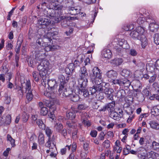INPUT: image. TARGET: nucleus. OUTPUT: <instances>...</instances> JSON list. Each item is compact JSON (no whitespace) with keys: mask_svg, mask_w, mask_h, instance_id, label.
I'll return each mask as SVG.
<instances>
[{"mask_svg":"<svg viewBox=\"0 0 159 159\" xmlns=\"http://www.w3.org/2000/svg\"><path fill=\"white\" fill-rule=\"evenodd\" d=\"M36 59L40 62V63L37 66V69L39 71V73L36 71L32 73V75L35 81L38 82L39 80L41 78H42L43 81L46 82L47 68L49 63L48 60H43L40 57Z\"/></svg>","mask_w":159,"mask_h":159,"instance_id":"nucleus-1","label":"nucleus"},{"mask_svg":"<svg viewBox=\"0 0 159 159\" xmlns=\"http://www.w3.org/2000/svg\"><path fill=\"white\" fill-rule=\"evenodd\" d=\"M145 34V30L141 26L137 27L135 30L132 31L130 34V36L134 39H139L141 41V45L143 48H144L148 44Z\"/></svg>","mask_w":159,"mask_h":159,"instance_id":"nucleus-2","label":"nucleus"},{"mask_svg":"<svg viewBox=\"0 0 159 159\" xmlns=\"http://www.w3.org/2000/svg\"><path fill=\"white\" fill-rule=\"evenodd\" d=\"M50 5L53 9L47 8L46 9H44L43 13L44 15L47 17L52 19L54 18L56 15V12L53 9L56 10H61L63 7L62 5L58 4L57 1L55 0H51Z\"/></svg>","mask_w":159,"mask_h":159,"instance_id":"nucleus-3","label":"nucleus"},{"mask_svg":"<svg viewBox=\"0 0 159 159\" xmlns=\"http://www.w3.org/2000/svg\"><path fill=\"white\" fill-rule=\"evenodd\" d=\"M79 73L80 78L78 79L79 85H81V86L84 87L86 86L88 82V78L89 77L86 68L85 66L81 67Z\"/></svg>","mask_w":159,"mask_h":159,"instance_id":"nucleus-4","label":"nucleus"},{"mask_svg":"<svg viewBox=\"0 0 159 159\" xmlns=\"http://www.w3.org/2000/svg\"><path fill=\"white\" fill-rule=\"evenodd\" d=\"M101 70L98 67H94L92 70V72L89 74L90 77L92 82L98 80H102V75Z\"/></svg>","mask_w":159,"mask_h":159,"instance_id":"nucleus-5","label":"nucleus"},{"mask_svg":"<svg viewBox=\"0 0 159 159\" xmlns=\"http://www.w3.org/2000/svg\"><path fill=\"white\" fill-rule=\"evenodd\" d=\"M22 86L23 87V84H25V89L26 91H28V92L27 93L26 98L27 100L29 101H31L33 97V95L32 94L31 89V83L29 80H26V82L24 81V83L22 81H21Z\"/></svg>","mask_w":159,"mask_h":159,"instance_id":"nucleus-6","label":"nucleus"},{"mask_svg":"<svg viewBox=\"0 0 159 159\" xmlns=\"http://www.w3.org/2000/svg\"><path fill=\"white\" fill-rule=\"evenodd\" d=\"M58 34L57 31L48 33L43 36V41L46 43H48V40L49 42L52 43V39H54V36L57 35Z\"/></svg>","mask_w":159,"mask_h":159,"instance_id":"nucleus-7","label":"nucleus"},{"mask_svg":"<svg viewBox=\"0 0 159 159\" xmlns=\"http://www.w3.org/2000/svg\"><path fill=\"white\" fill-rule=\"evenodd\" d=\"M103 92L105 94L107 99L111 101L113 99V96L112 93L114 92L113 89L110 88H105Z\"/></svg>","mask_w":159,"mask_h":159,"instance_id":"nucleus-8","label":"nucleus"},{"mask_svg":"<svg viewBox=\"0 0 159 159\" xmlns=\"http://www.w3.org/2000/svg\"><path fill=\"white\" fill-rule=\"evenodd\" d=\"M54 135L52 136V138H48L47 141L45 144V146L51 149H53L54 150H56V148L54 143Z\"/></svg>","mask_w":159,"mask_h":159,"instance_id":"nucleus-9","label":"nucleus"},{"mask_svg":"<svg viewBox=\"0 0 159 159\" xmlns=\"http://www.w3.org/2000/svg\"><path fill=\"white\" fill-rule=\"evenodd\" d=\"M115 106V101H112L111 102L108 103L103 107L102 108L101 110L103 111H105L106 110H107L110 111V112H111L114 110Z\"/></svg>","mask_w":159,"mask_h":159,"instance_id":"nucleus-10","label":"nucleus"},{"mask_svg":"<svg viewBox=\"0 0 159 159\" xmlns=\"http://www.w3.org/2000/svg\"><path fill=\"white\" fill-rule=\"evenodd\" d=\"M51 22L50 20L48 18H40L38 20V24L42 26V27L44 28L45 27L49 25Z\"/></svg>","mask_w":159,"mask_h":159,"instance_id":"nucleus-11","label":"nucleus"},{"mask_svg":"<svg viewBox=\"0 0 159 159\" xmlns=\"http://www.w3.org/2000/svg\"><path fill=\"white\" fill-rule=\"evenodd\" d=\"M80 9L77 7H69L68 9V13L72 15H76L80 13Z\"/></svg>","mask_w":159,"mask_h":159,"instance_id":"nucleus-12","label":"nucleus"},{"mask_svg":"<svg viewBox=\"0 0 159 159\" xmlns=\"http://www.w3.org/2000/svg\"><path fill=\"white\" fill-rule=\"evenodd\" d=\"M143 159H159V155L154 152L148 153Z\"/></svg>","mask_w":159,"mask_h":159,"instance_id":"nucleus-13","label":"nucleus"},{"mask_svg":"<svg viewBox=\"0 0 159 159\" xmlns=\"http://www.w3.org/2000/svg\"><path fill=\"white\" fill-rule=\"evenodd\" d=\"M118 75L117 73L113 70H111L107 72L106 75L108 78L111 80L117 77Z\"/></svg>","mask_w":159,"mask_h":159,"instance_id":"nucleus-14","label":"nucleus"},{"mask_svg":"<svg viewBox=\"0 0 159 159\" xmlns=\"http://www.w3.org/2000/svg\"><path fill=\"white\" fill-rule=\"evenodd\" d=\"M101 80H98L95 82H92L93 84L96 86V88L97 91L100 92H102L104 89L103 88Z\"/></svg>","mask_w":159,"mask_h":159,"instance_id":"nucleus-15","label":"nucleus"},{"mask_svg":"<svg viewBox=\"0 0 159 159\" xmlns=\"http://www.w3.org/2000/svg\"><path fill=\"white\" fill-rule=\"evenodd\" d=\"M134 90L136 92H140L142 88V85L140 82L139 80L136 81L133 86Z\"/></svg>","mask_w":159,"mask_h":159,"instance_id":"nucleus-16","label":"nucleus"},{"mask_svg":"<svg viewBox=\"0 0 159 159\" xmlns=\"http://www.w3.org/2000/svg\"><path fill=\"white\" fill-rule=\"evenodd\" d=\"M102 55L104 58L110 59L112 57V53L110 49H104L102 52Z\"/></svg>","mask_w":159,"mask_h":159,"instance_id":"nucleus-17","label":"nucleus"},{"mask_svg":"<svg viewBox=\"0 0 159 159\" xmlns=\"http://www.w3.org/2000/svg\"><path fill=\"white\" fill-rule=\"evenodd\" d=\"M40 57L43 59V60H46V59L44 57H43L42 56H39V57H35V58L34 59V60H32L31 59V60H30L29 61V65L30 66L33 67H34V66L37 63V62H36L37 61V62L39 63V64L40 63V61H39V60L36 59L37 58H39Z\"/></svg>","mask_w":159,"mask_h":159,"instance_id":"nucleus-18","label":"nucleus"},{"mask_svg":"<svg viewBox=\"0 0 159 159\" xmlns=\"http://www.w3.org/2000/svg\"><path fill=\"white\" fill-rule=\"evenodd\" d=\"M74 65L73 63L69 64L67 67L65 69V72L66 74H71L74 70Z\"/></svg>","mask_w":159,"mask_h":159,"instance_id":"nucleus-19","label":"nucleus"},{"mask_svg":"<svg viewBox=\"0 0 159 159\" xmlns=\"http://www.w3.org/2000/svg\"><path fill=\"white\" fill-rule=\"evenodd\" d=\"M110 116L114 120H118L122 117V115L119 114L116 111H112L111 112Z\"/></svg>","mask_w":159,"mask_h":159,"instance_id":"nucleus-20","label":"nucleus"},{"mask_svg":"<svg viewBox=\"0 0 159 159\" xmlns=\"http://www.w3.org/2000/svg\"><path fill=\"white\" fill-rule=\"evenodd\" d=\"M48 86L51 89H54L57 86V83L56 80L54 79H51L47 80Z\"/></svg>","mask_w":159,"mask_h":159,"instance_id":"nucleus-21","label":"nucleus"},{"mask_svg":"<svg viewBox=\"0 0 159 159\" xmlns=\"http://www.w3.org/2000/svg\"><path fill=\"white\" fill-rule=\"evenodd\" d=\"M79 86L80 90L81 92L83 93V95L84 97H88L89 96L90 94L89 92V91H88L85 89L86 86L84 87L81 86V85H79Z\"/></svg>","mask_w":159,"mask_h":159,"instance_id":"nucleus-22","label":"nucleus"},{"mask_svg":"<svg viewBox=\"0 0 159 159\" xmlns=\"http://www.w3.org/2000/svg\"><path fill=\"white\" fill-rule=\"evenodd\" d=\"M121 75L125 77L128 78L130 77L131 76L132 73L130 70L126 69H124L120 72Z\"/></svg>","mask_w":159,"mask_h":159,"instance_id":"nucleus-23","label":"nucleus"},{"mask_svg":"<svg viewBox=\"0 0 159 159\" xmlns=\"http://www.w3.org/2000/svg\"><path fill=\"white\" fill-rule=\"evenodd\" d=\"M137 17L138 18L137 20V22L139 25H141L143 23L145 20L144 16L143 15L140 14V13H138L136 14Z\"/></svg>","mask_w":159,"mask_h":159,"instance_id":"nucleus-24","label":"nucleus"},{"mask_svg":"<svg viewBox=\"0 0 159 159\" xmlns=\"http://www.w3.org/2000/svg\"><path fill=\"white\" fill-rule=\"evenodd\" d=\"M119 45L123 48L127 49L129 48V46L127 41L124 39H121L119 41Z\"/></svg>","mask_w":159,"mask_h":159,"instance_id":"nucleus-25","label":"nucleus"},{"mask_svg":"<svg viewBox=\"0 0 159 159\" xmlns=\"http://www.w3.org/2000/svg\"><path fill=\"white\" fill-rule=\"evenodd\" d=\"M151 113L152 115L154 116H158L159 115V105L154 106L151 110Z\"/></svg>","mask_w":159,"mask_h":159,"instance_id":"nucleus-26","label":"nucleus"},{"mask_svg":"<svg viewBox=\"0 0 159 159\" xmlns=\"http://www.w3.org/2000/svg\"><path fill=\"white\" fill-rule=\"evenodd\" d=\"M58 77L59 80L60 82V84H65L69 79V76H67L65 78L64 76L61 74L59 75Z\"/></svg>","mask_w":159,"mask_h":159,"instance_id":"nucleus-27","label":"nucleus"},{"mask_svg":"<svg viewBox=\"0 0 159 159\" xmlns=\"http://www.w3.org/2000/svg\"><path fill=\"white\" fill-rule=\"evenodd\" d=\"M158 28V25L156 23L153 22L149 24V29L150 31L154 32L157 31Z\"/></svg>","mask_w":159,"mask_h":159,"instance_id":"nucleus-28","label":"nucleus"},{"mask_svg":"<svg viewBox=\"0 0 159 159\" xmlns=\"http://www.w3.org/2000/svg\"><path fill=\"white\" fill-rule=\"evenodd\" d=\"M1 121L2 122V123H5L7 124H9L11 121V117L9 115H7L6 116L5 119H4L3 117H2Z\"/></svg>","mask_w":159,"mask_h":159,"instance_id":"nucleus-29","label":"nucleus"},{"mask_svg":"<svg viewBox=\"0 0 159 159\" xmlns=\"http://www.w3.org/2000/svg\"><path fill=\"white\" fill-rule=\"evenodd\" d=\"M48 43H46L43 41L44 43H43L42 45V46L44 47V49L45 51L47 52L51 51H52V46L50 44H48V43H51L49 42L48 40Z\"/></svg>","mask_w":159,"mask_h":159,"instance_id":"nucleus-30","label":"nucleus"},{"mask_svg":"<svg viewBox=\"0 0 159 159\" xmlns=\"http://www.w3.org/2000/svg\"><path fill=\"white\" fill-rule=\"evenodd\" d=\"M149 124L151 127L152 129L158 130L159 129V124L154 121L150 122Z\"/></svg>","mask_w":159,"mask_h":159,"instance_id":"nucleus-31","label":"nucleus"},{"mask_svg":"<svg viewBox=\"0 0 159 159\" xmlns=\"http://www.w3.org/2000/svg\"><path fill=\"white\" fill-rule=\"evenodd\" d=\"M38 142L39 144L40 145H43L45 143L44 135L41 132L39 133L38 137Z\"/></svg>","mask_w":159,"mask_h":159,"instance_id":"nucleus-32","label":"nucleus"},{"mask_svg":"<svg viewBox=\"0 0 159 159\" xmlns=\"http://www.w3.org/2000/svg\"><path fill=\"white\" fill-rule=\"evenodd\" d=\"M70 95V98L71 100L74 102H77L80 99V98L79 96L75 92H73L71 95Z\"/></svg>","mask_w":159,"mask_h":159,"instance_id":"nucleus-33","label":"nucleus"},{"mask_svg":"<svg viewBox=\"0 0 159 159\" xmlns=\"http://www.w3.org/2000/svg\"><path fill=\"white\" fill-rule=\"evenodd\" d=\"M45 130L46 134L48 138H52L51 136L52 134L53 131L49 127H45L43 129Z\"/></svg>","mask_w":159,"mask_h":159,"instance_id":"nucleus-34","label":"nucleus"},{"mask_svg":"<svg viewBox=\"0 0 159 159\" xmlns=\"http://www.w3.org/2000/svg\"><path fill=\"white\" fill-rule=\"evenodd\" d=\"M22 41L18 39L17 42V45L16 46L15 51L17 54L19 53Z\"/></svg>","mask_w":159,"mask_h":159,"instance_id":"nucleus-35","label":"nucleus"},{"mask_svg":"<svg viewBox=\"0 0 159 159\" xmlns=\"http://www.w3.org/2000/svg\"><path fill=\"white\" fill-rule=\"evenodd\" d=\"M44 95L48 98H54L55 97L54 91L53 92L51 91H45L44 93Z\"/></svg>","mask_w":159,"mask_h":159,"instance_id":"nucleus-36","label":"nucleus"},{"mask_svg":"<svg viewBox=\"0 0 159 159\" xmlns=\"http://www.w3.org/2000/svg\"><path fill=\"white\" fill-rule=\"evenodd\" d=\"M67 118L70 120H73L74 119L76 116L75 114V112L72 111L67 112L66 114Z\"/></svg>","mask_w":159,"mask_h":159,"instance_id":"nucleus-37","label":"nucleus"},{"mask_svg":"<svg viewBox=\"0 0 159 159\" xmlns=\"http://www.w3.org/2000/svg\"><path fill=\"white\" fill-rule=\"evenodd\" d=\"M36 124L40 129H43L45 128V125L42 120L40 119H38L36 121Z\"/></svg>","mask_w":159,"mask_h":159,"instance_id":"nucleus-38","label":"nucleus"},{"mask_svg":"<svg viewBox=\"0 0 159 159\" xmlns=\"http://www.w3.org/2000/svg\"><path fill=\"white\" fill-rule=\"evenodd\" d=\"M7 141H10L12 147L15 146V140L13 139L10 134H8L7 135Z\"/></svg>","mask_w":159,"mask_h":159,"instance_id":"nucleus-39","label":"nucleus"},{"mask_svg":"<svg viewBox=\"0 0 159 159\" xmlns=\"http://www.w3.org/2000/svg\"><path fill=\"white\" fill-rule=\"evenodd\" d=\"M155 66L153 64L150 63L146 65V69L150 72L154 71L155 70Z\"/></svg>","mask_w":159,"mask_h":159,"instance_id":"nucleus-40","label":"nucleus"},{"mask_svg":"<svg viewBox=\"0 0 159 159\" xmlns=\"http://www.w3.org/2000/svg\"><path fill=\"white\" fill-rule=\"evenodd\" d=\"M123 62V60L121 58L114 59L111 61V62L115 64L116 66L121 65Z\"/></svg>","mask_w":159,"mask_h":159,"instance_id":"nucleus-41","label":"nucleus"},{"mask_svg":"<svg viewBox=\"0 0 159 159\" xmlns=\"http://www.w3.org/2000/svg\"><path fill=\"white\" fill-rule=\"evenodd\" d=\"M73 93L70 90H68L67 91L66 89L62 93V96L65 97H69L70 98V95H71Z\"/></svg>","mask_w":159,"mask_h":159,"instance_id":"nucleus-42","label":"nucleus"},{"mask_svg":"<svg viewBox=\"0 0 159 159\" xmlns=\"http://www.w3.org/2000/svg\"><path fill=\"white\" fill-rule=\"evenodd\" d=\"M29 117V116L26 112H23L21 116V120L24 122H26L28 120Z\"/></svg>","mask_w":159,"mask_h":159,"instance_id":"nucleus-43","label":"nucleus"},{"mask_svg":"<svg viewBox=\"0 0 159 159\" xmlns=\"http://www.w3.org/2000/svg\"><path fill=\"white\" fill-rule=\"evenodd\" d=\"M152 146L153 149L159 151V143H158L154 141L152 142Z\"/></svg>","mask_w":159,"mask_h":159,"instance_id":"nucleus-44","label":"nucleus"},{"mask_svg":"<svg viewBox=\"0 0 159 159\" xmlns=\"http://www.w3.org/2000/svg\"><path fill=\"white\" fill-rule=\"evenodd\" d=\"M68 18L66 16V18L64 19L61 21V25L63 27H67L68 26Z\"/></svg>","mask_w":159,"mask_h":159,"instance_id":"nucleus-45","label":"nucleus"},{"mask_svg":"<svg viewBox=\"0 0 159 159\" xmlns=\"http://www.w3.org/2000/svg\"><path fill=\"white\" fill-rule=\"evenodd\" d=\"M66 125L69 128L72 129H76L77 125L76 124L73 122H70V121H67Z\"/></svg>","mask_w":159,"mask_h":159,"instance_id":"nucleus-46","label":"nucleus"},{"mask_svg":"<svg viewBox=\"0 0 159 159\" xmlns=\"http://www.w3.org/2000/svg\"><path fill=\"white\" fill-rule=\"evenodd\" d=\"M64 85L65 84H59L58 92L60 95H61V93L66 89Z\"/></svg>","mask_w":159,"mask_h":159,"instance_id":"nucleus-47","label":"nucleus"},{"mask_svg":"<svg viewBox=\"0 0 159 159\" xmlns=\"http://www.w3.org/2000/svg\"><path fill=\"white\" fill-rule=\"evenodd\" d=\"M48 109L45 107H42L40 109V114L41 115L43 116H45L48 113Z\"/></svg>","mask_w":159,"mask_h":159,"instance_id":"nucleus-48","label":"nucleus"},{"mask_svg":"<svg viewBox=\"0 0 159 159\" xmlns=\"http://www.w3.org/2000/svg\"><path fill=\"white\" fill-rule=\"evenodd\" d=\"M93 85L92 87L89 88V92L90 93V95H93L97 92L96 88V86L95 84Z\"/></svg>","mask_w":159,"mask_h":159,"instance_id":"nucleus-49","label":"nucleus"},{"mask_svg":"<svg viewBox=\"0 0 159 159\" xmlns=\"http://www.w3.org/2000/svg\"><path fill=\"white\" fill-rule=\"evenodd\" d=\"M122 82V85H124L126 87L128 88L131 85L130 81L127 79L123 80Z\"/></svg>","mask_w":159,"mask_h":159,"instance_id":"nucleus-50","label":"nucleus"},{"mask_svg":"<svg viewBox=\"0 0 159 159\" xmlns=\"http://www.w3.org/2000/svg\"><path fill=\"white\" fill-rule=\"evenodd\" d=\"M155 43L157 45L159 44V33L154 34L153 37Z\"/></svg>","mask_w":159,"mask_h":159,"instance_id":"nucleus-51","label":"nucleus"},{"mask_svg":"<svg viewBox=\"0 0 159 159\" xmlns=\"http://www.w3.org/2000/svg\"><path fill=\"white\" fill-rule=\"evenodd\" d=\"M55 21L56 23H58L60 21H62V20L66 18L65 16H59L58 17H56V16L54 17Z\"/></svg>","mask_w":159,"mask_h":159,"instance_id":"nucleus-52","label":"nucleus"},{"mask_svg":"<svg viewBox=\"0 0 159 159\" xmlns=\"http://www.w3.org/2000/svg\"><path fill=\"white\" fill-rule=\"evenodd\" d=\"M134 28V25L132 24H130L126 25L124 27V30L126 31L131 30Z\"/></svg>","mask_w":159,"mask_h":159,"instance_id":"nucleus-53","label":"nucleus"},{"mask_svg":"<svg viewBox=\"0 0 159 159\" xmlns=\"http://www.w3.org/2000/svg\"><path fill=\"white\" fill-rule=\"evenodd\" d=\"M122 81L123 80L121 79L113 80H112V82L114 84H118L120 85H122Z\"/></svg>","mask_w":159,"mask_h":159,"instance_id":"nucleus-54","label":"nucleus"},{"mask_svg":"<svg viewBox=\"0 0 159 159\" xmlns=\"http://www.w3.org/2000/svg\"><path fill=\"white\" fill-rule=\"evenodd\" d=\"M55 127L57 131L59 132L63 129L62 125L61 123H57V125H55Z\"/></svg>","mask_w":159,"mask_h":159,"instance_id":"nucleus-55","label":"nucleus"},{"mask_svg":"<svg viewBox=\"0 0 159 159\" xmlns=\"http://www.w3.org/2000/svg\"><path fill=\"white\" fill-rule=\"evenodd\" d=\"M103 146L106 148H108L110 147V141L108 140H105L102 144Z\"/></svg>","mask_w":159,"mask_h":159,"instance_id":"nucleus-56","label":"nucleus"},{"mask_svg":"<svg viewBox=\"0 0 159 159\" xmlns=\"http://www.w3.org/2000/svg\"><path fill=\"white\" fill-rule=\"evenodd\" d=\"M146 21L148 22L149 24H151L152 23H156L155 20L152 18V17L149 16L147 17L146 18Z\"/></svg>","mask_w":159,"mask_h":159,"instance_id":"nucleus-57","label":"nucleus"},{"mask_svg":"<svg viewBox=\"0 0 159 159\" xmlns=\"http://www.w3.org/2000/svg\"><path fill=\"white\" fill-rule=\"evenodd\" d=\"M87 108V106L85 104H81L78 105V109L79 110H84L86 109Z\"/></svg>","mask_w":159,"mask_h":159,"instance_id":"nucleus-58","label":"nucleus"},{"mask_svg":"<svg viewBox=\"0 0 159 159\" xmlns=\"http://www.w3.org/2000/svg\"><path fill=\"white\" fill-rule=\"evenodd\" d=\"M129 54L132 56H135L137 55V52L135 49H132L130 50Z\"/></svg>","mask_w":159,"mask_h":159,"instance_id":"nucleus-59","label":"nucleus"},{"mask_svg":"<svg viewBox=\"0 0 159 159\" xmlns=\"http://www.w3.org/2000/svg\"><path fill=\"white\" fill-rule=\"evenodd\" d=\"M82 123L85 126L88 127L90 126L91 125V123L89 120H85L84 119L83 120Z\"/></svg>","mask_w":159,"mask_h":159,"instance_id":"nucleus-60","label":"nucleus"},{"mask_svg":"<svg viewBox=\"0 0 159 159\" xmlns=\"http://www.w3.org/2000/svg\"><path fill=\"white\" fill-rule=\"evenodd\" d=\"M56 150L57 149L55 150H54L53 149H52V150H51V153L50 154V156L51 157H56L57 155V154L56 153Z\"/></svg>","mask_w":159,"mask_h":159,"instance_id":"nucleus-61","label":"nucleus"},{"mask_svg":"<svg viewBox=\"0 0 159 159\" xmlns=\"http://www.w3.org/2000/svg\"><path fill=\"white\" fill-rule=\"evenodd\" d=\"M49 112L51 113L53 112L54 113V111H56V107L54 105H52L51 106L49 107Z\"/></svg>","mask_w":159,"mask_h":159,"instance_id":"nucleus-62","label":"nucleus"},{"mask_svg":"<svg viewBox=\"0 0 159 159\" xmlns=\"http://www.w3.org/2000/svg\"><path fill=\"white\" fill-rule=\"evenodd\" d=\"M36 43L38 44V45L40 46H42V44L44 43V42L41 38H39L37 40Z\"/></svg>","mask_w":159,"mask_h":159,"instance_id":"nucleus-63","label":"nucleus"},{"mask_svg":"<svg viewBox=\"0 0 159 159\" xmlns=\"http://www.w3.org/2000/svg\"><path fill=\"white\" fill-rule=\"evenodd\" d=\"M97 134V132L96 130H93L91 131L90 135L93 137H96Z\"/></svg>","mask_w":159,"mask_h":159,"instance_id":"nucleus-64","label":"nucleus"}]
</instances>
